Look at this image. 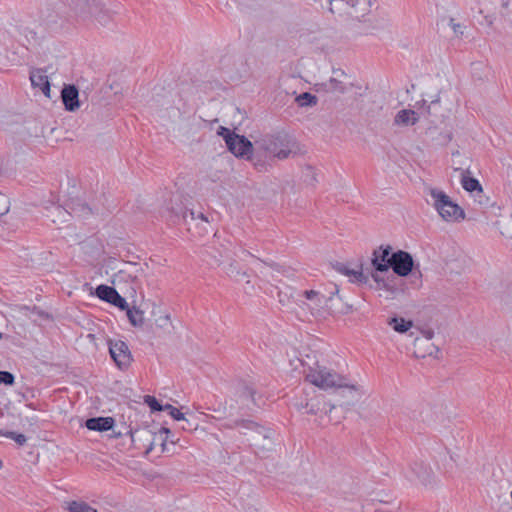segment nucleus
Listing matches in <instances>:
<instances>
[{"label": "nucleus", "mask_w": 512, "mask_h": 512, "mask_svg": "<svg viewBox=\"0 0 512 512\" xmlns=\"http://www.w3.org/2000/svg\"><path fill=\"white\" fill-rule=\"evenodd\" d=\"M289 362L293 370H297L299 367L303 368L302 372L309 384H348L347 382H351L347 376L321 365L316 353L306 354L305 358H302L296 351H293Z\"/></svg>", "instance_id": "1"}, {"label": "nucleus", "mask_w": 512, "mask_h": 512, "mask_svg": "<svg viewBox=\"0 0 512 512\" xmlns=\"http://www.w3.org/2000/svg\"><path fill=\"white\" fill-rule=\"evenodd\" d=\"M292 144V138L283 131L263 135L260 139L255 141V145L259 149L271 154L280 160L289 157L292 152Z\"/></svg>", "instance_id": "2"}, {"label": "nucleus", "mask_w": 512, "mask_h": 512, "mask_svg": "<svg viewBox=\"0 0 512 512\" xmlns=\"http://www.w3.org/2000/svg\"><path fill=\"white\" fill-rule=\"evenodd\" d=\"M430 195L433 206L445 221H458L465 217L464 210L443 191L432 188Z\"/></svg>", "instance_id": "3"}, {"label": "nucleus", "mask_w": 512, "mask_h": 512, "mask_svg": "<svg viewBox=\"0 0 512 512\" xmlns=\"http://www.w3.org/2000/svg\"><path fill=\"white\" fill-rule=\"evenodd\" d=\"M390 268L399 277H407L410 274L415 275V263L412 255L404 250H398L390 258Z\"/></svg>", "instance_id": "4"}, {"label": "nucleus", "mask_w": 512, "mask_h": 512, "mask_svg": "<svg viewBox=\"0 0 512 512\" xmlns=\"http://www.w3.org/2000/svg\"><path fill=\"white\" fill-rule=\"evenodd\" d=\"M109 353L120 369H127L133 358L127 343L121 339H108Z\"/></svg>", "instance_id": "5"}, {"label": "nucleus", "mask_w": 512, "mask_h": 512, "mask_svg": "<svg viewBox=\"0 0 512 512\" xmlns=\"http://www.w3.org/2000/svg\"><path fill=\"white\" fill-rule=\"evenodd\" d=\"M338 287H334V291L331 292V296H326L321 294L316 290H305L303 292V296L310 302H303L301 307H307L310 311L311 315L315 316L320 313V310L324 307V305H328L329 302L333 300V295L338 294Z\"/></svg>", "instance_id": "6"}, {"label": "nucleus", "mask_w": 512, "mask_h": 512, "mask_svg": "<svg viewBox=\"0 0 512 512\" xmlns=\"http://www.w3.org/2000/svg\"><path fill=\"white\" fill-rule=\"evenodd\" d=\"M390 245H380L372 253L371 264L376 272H387L390 269V258L392 257Z\"/></svg>", "instance_id": "7"}, {"label": "nucleus", "mask_w": 512, "mask_h": 512, "mask_svg": "<svg viewBox=\"0 0 512 512\" xmlns=\"http://www.w3.org/2000/svg\"><path fill=\"white\" fill-rule=\"evenodd\" d=\"M61 100L68 112H74L80 108L79 90L74 84H65L61 90Z\"/></svg>", "instance_id": "8"}, {"label": "nucleus", "mask_w": 512, "mask_h": 512, "mask_svg": "<svg viewBox=\"0 0 512 512\" xmlns=\"http://www.w3.org/2000/svg\"><path fill=\"white\" fill-rule=\"evenodd\" d=\"M227 148L237 158L252 159L253 144L243 135H237L233 144Z\"/></svg>", "instance_id": "9"}, {"label": "nucleus", "mask_w": 512, "mask_h": 512, "mask_svg": "<svg viewBox=\"0 0 512 512\" xmlns=\"http://www.w3.org/2000/svg\"><path fill=\"white\" fill-rule=\"evenodd\" d=\"M239 402L248 409L251 408V404L260 407L265 403L264 399H262L252 386H242V390L239 394Z\"/></svg>", "instance_id": "10"}, {"label": "nucleus", "mask_w": 512, "mask_h": 512, "mask_svg": "<svg viewBox=\"0 0 512 512\" xmlns=\"http://www.w3.org/2000/svg\"><path fill=\"white\" fill-rule=\"evenodd\" d=\"M318 86V90L322 89L326 92L344 94L353 87V84L338 77H331L327 82L320 83Z\"/></svg>", "instance_id": "11"}, {"label": "nucleus", "mask_w": 512, "mask_h": 512, "mask_svg": "<svg viewBox=\"0 0 512 512\" xmlns=\"http://www.w3.org/2000/svg\"><path fill=\"white\" fill-rule=\"evenodd\" d=\"M334 269L337 272H339V273H341V274H343L345 276L352 277V279H351L352 282L366 284L369 281V276L364 274L362 269H360V270H353V269L348 268L343 263H336L334 265Z\"/></svg>", "instance_id": "12"}, {"label": "nucleus", "mask_w": 512, "mask_h": 512, "mask_svg": "<svg viewBox=\"0 0 512 512\" xmlns=\"http://www.w3.org/2000/svg\"><path fill=\"white\" fill-rule=\"evenodd\" d=\"M114 419L112 417H97L89 418L86 420V427L92 431H108L114 426Z\"/></svg>", "instance_id": "13"}, {"label": "nucleus", "mask_w": 512, "mask_h": 512, "mask_svg": "<svg viewBox=\"0 0 512 512\" xmlns=\"http://www.w3.org/2000/svg\"><path fill=\"white\" fill-rule=\"evenodd\" d=\"M419 118L414 110L402 109L398 111L394 118L395 125L412 126L418 122Z\"/></svg>", "instance_id": "14"}, {"label": "nucleus", "mask_w": 512, "mask_h": 512, "mask_svg": "<svg viewBox=\"0 0 512 512\" xmlns=\"http://www.w3.org/2000/svg\"><path fill=\"white\" fill-rule=\"evenodd\" d=\"M469 173L470 172L468 170L462 172V178H461L462 187L466 191L471 192V193H476V195H479L480 197H482L483 188H482L480 182L476 178L468 176Z\"/></svg>", "instance_id": "15"}, {"label": "nucleus", "mask_w": 512, "mask_h": 512, "mask_svg": "<svg viewBox=\"0 0 512 512\" xmlns=\"http://www.w3.org/2000/svg\"><path fill=\"white\" fill-rule=\"evenodd\" d=\"M388 325L392 327L395 332L405 333L413 326V321L395 316L388 319Z\"/></svg>", "instance_id": "16"}, {"label": "nucleus", "mask_w": 512, "mask_h": 512, "mask_svg": "<svg viewBox=\"0 0 512 512\" xmlns=\"http://www.w3.org/2000/svg\"><path fill=\"white\" fill-rule=\"evenodd\" d=\"M171 206H167L163 211L171 220L174 222L180 220L181 210L180 207H184L178 196L170 199Z\"/></svg>", "instance_id": "17"}, {"label": "nucleus", "mask_w": 512, "mask_h": 512, "mask_svg": "<svg viewBox=\"0 0 512 512\" xmlns=\"http://www.w3.org/2000/svg\"><path fill=\"white\" fill-rule=\"evenodd\" d=\"M73 5L76 12L83 16L93 14L97 9L94 2L91 0H74Z\"/></svg>", "instance_id": "18"}, {"label": "nucleus", "mask_w": 512, "mask_h": 512, "mask_svg": "<svg viewBox=\"0 0 512 512\" xmlns=\"http://www.w3.org/2000/svg\"><path fill=\"white\" fill-rule=\"evenodd\" d=\"M129 322L134 327H141L144 324V312L139 308L133 306L126 310Z\"/></svg>", "instance_id": "19"}, {"label": "nucleus", "mask_w": 512, "mask_h": 512, "mask_svg": "<svg viewBox=\"0 0 512 512\" xmlns=\"http://www.w3.org/2000/svg\"><path fill=\"white\" fill-rule=\"evenodd\" d=\"M116 292L117 290L114 287L104 284L98 285L95 290L96 296L109 304L112 302V299Z\"/></svg>", "instance_id": "20"}, {"label": "nucleus", "mask_w": 512, "mask_h": 512, "mask_svg": "<svg viewBox=\"0 0 512 512\" xmlns=\"http://www.w3.org/2000/svg\"><path fill=\"white\" fill-rule=\"evenodd\" d=\"M30 80L32 86L35 88H41L45 84V81H49L46 71L43 69L32 70L30 73Z\"/></svg>", "instance_id": "21"}, {"label": "nucleus", "mask_w": 512, "mask_h": 512, "mask_svg": "<svg viewBox=\"0 0 512 512\" xmlns=\"http://www.w3.org/2000/svg\"><path fill=\"white\" fill-rule=\"evenodd\" d=\"M71 210L73 213L80 217H87L93 213L92 208L85 202L81 200H76L72 202Z\"/></svg>", "instance_id": "22"}, {"label": "nucleus", "mask_w": 512, "mask_h": 512, "mask_svg": "<svg viewBox=\"0 0 512 512\" xmlns=\"http://www.w3.org/2000/svg\"><path fill=\"white\" fill-rule=\"evenodd\" d=\"M412 472L414 473L415 477L419 479L421 482L426 481L431 473V469L429 466L425 465L424 463H415L412 467Z\"/></svg>", "instance_id": "23"}, {"label": "nucleus", "mask_w": 512, "mask_h": 512, "mask_svg": "<svg viewBox=\"0 0 512 512\" xmlns=\"http://www.w3.org/2000/svg\"><path fill=\"white\" fill-rule=\"evenodd\" d=\"M496 225L504 237L512 239V214L509 217L498 220Z\"/></svg>", "instance_id": "24"}, {"label": "nucleus", "mask_w": 512, "mask_h": 512, "mask_svg": "<svg viewBox=\"0 0 512 512\" xmlns=\"http://www.w3.org/2000/svg\"><path fill=\"white\" fill-rule=\"evenodd\" d=\"M395 280L396 278L391 276V278L385 279L377 289H384L390 295L395 296L399 292L403 291V289L395 283Z\"/></svg>", "instance_id": "25"}, {"label": "nucleus", "mask_w": 512, "mask_h": 512, "mask_svg": "<svg viewBox=\"0 0 512 512\" xmlns=\"http://www.w3.org/2000/svg\"><path fill=\"white\" fill-rule=\"evenodd\" d=\"M295 100L300 107L314 106L318 101L317 97L309 92L300 94Z\"/></svg>", "instance_id": "26"}, {"label": "nucleus", "mask_w": 512, "mask_h": 512, "mask_svg": "<svg viewBox=\"0 0 512 512\" xmlns=\"http://www.w3.org/2000/svg\"><path fill=\"white\" fill-rule=\"evenodd\" d=\"M207 254L212 258L213 264L220 265L225 259H230V253L228 249L218 251L215 248H211V251H207Z\"/></svg>", "instance_id": "27"}, {"label": "nucleus", "mask_w": 512, "mask_h": 512, "mask_svg": "<svg viewBox=\"0 0 512 512\" xmlns=\"http://www.w3.org/2000/svg\"><path fill=\"white\" fill-rule=\"evenodd\" d=\"M0 436L14 440L19 446H23L27 442V438L24 434L16 433L3 428H0Z\"/></svg>", "instance_id": "28"}, {"label": "nucleus", "mask_w": 512, "mask_h": 512, "mask_svg": "<svg viewBox=\"0 0 512 512\" xmlns=\"http://www.w3.org/2000/svg\"><path fill=\"white\" fill-rule=\"evenodd\" d=\"M69 512H98L85 502L72 501L68 506Z\"/></svg>", "instance_id": "29"}, {"label": "nucleus", "mask_w": 512, "mask_h": 512, "mask_svg": "<svg viewBox=\"0 0 512 512\" xmlns=\"http://www.w3.org/2000/svg\"><path fill=\"white\" fill-rule=\"evenodd\" d=\"M181 214L180 220L182 219L185 224L189 225L188 229L190 230L191 222L196 221V211L194 209H188L187 207H180Z\"/></svg>", "instance_id": "30"}, {"label": "nucleus", "mask_w": 512, "mask_h": 512, "mask_svg": "<svg viewBox=\"0 0 512 512\" xmlns=\"http://www.w3.org/2000/svg\"><path fill=\"white\" fill-rule=\"evenodd\" d=\"M423 335H424L425 339L424 340H420V339L416 338V342L421 344V345H424V346L427 345L428 346L427 347V353L429 355H432L433 354V350L438 351V349L435 346H433L432 344L429 343V341L433 338L434 332L432 330H426V331L423 332Z\"/></svg>", "instance_id": "31"}, {"label": "nucleus", "mask_w": 512, "mask_h": 512, "mask_svg": "<svg viewBox=\"0 0 512 512\" xmlns=\"http://www.w3.org/2000/svg\"><path fill=\"white\" fill-rule=\"evenodd\" d=\"M218 134L223 137L225 140L226 146H230L233 144V141L237 138V135L235 132L230 130L226 127H219Z\"/></svg>", "instance_id": "32"}, {"label": "nucleus", "mask_w": 512, "mask_h": 512, "mask_svg": "<svg viewBox=\"0 0 512 512\" xmlns=\"http://www.w3.org/2000/svg\"><path fill=\"white\" fill-rule=\"evenodd\" d=\"M427 112L429 115L434 116L436 118L443 117L444 115L440 111V98L437 96L433 99L427 107Z\"/></svg>", "instance_id": "33"}, {"label": "nucleus", "mask_w": 512, "mask_h": 512, "mask_svg": "<svg viewBox=\"0 0 512 512\" xmlns=\"http://www.w3.org/2000/svg\"><path fill=\"white\" fill-rule=\"evenodd\" d=\"M144 403L149 406L152 412L164 411V405L160 404L154 396L146 395L144 397Z\"/></svg>", "instance_id": "34"}, {"label": "nucleus", "mask_w": 512, "mask_h": 512, "mask_svg": "<svg viewBox=\"0 0 512 512\" xmlns=\"http://www.w3.org/2000/svg\"><path fill=\"white\" fill-rule=\"evenodd\" d=\"M302 173L304 181L307 182L308 184L313 185L315 182H317L316 173L312 166L306 165L303 168Z\"/></svg>", "instance_id": "35"}, {"label": "nucleus", "mask_w": 512, "mask_h": 512, "mask_svg": "<svg viewBox=\"0 0 512 512\" xmlns=\"http://www.w3.org/2000/svg\"><path fill=\"white\" fill-rule=\"evenodd\" d=\"M164 411H167L174 420L180 421L185 419L184 414L180 412L179 409L170 404L164 405Z\"/></svg>", "instance_id": "36"}, {"label": "nucleus", "mask_w": 512, "mask_h": 512, "mask_svg": "<svg viewBox=\"0 0 512 512\" xmlns=\"http://www.w3.org/2000/svg\"><path fill=\"white\" fill-rule=\"evenodd\" d=\"M111 305L118 307L120 310H127L129 305L124 297H122L118 292L114 295Z\"/></svg>", "instance_id": "37"}, {"label": "nucleus", "mask_w": 512, "mask_h": 512, "mask_svg": "<svg viewBox=\"0 0 512 512\" xmlns=\"http://www.w3.org/2000/svg\"><path fill=\"white\" fill-rule=\"evenodd\" d=\"M244 424V427L246 428H249V429H252V428H255L256 430V433H258L259 435H262L264 439H267V438H270V431L266 430L265 428L253 423V422H250V421H247V422H243Z\"/></svg>", "instance_id": "38"}, {"label": "nucleus", "mask_w": 512, "mask_h": 512, "mask_svg": "<svg viewBox=\"0 0 512 512\" xmlns=\"http://www.w3.org/2000/svg\"><path fill=\"white\" fill-rule=\"evenodd\" d=\"M10 209V201L9 198L0 192V216L5 215L8 213Z\"/></svg>", "instance_id": "39"}, {"label": "nucleus", "mask_w": 512, "mask_h": 512, "mask_svg": "<svg viewBox=\"0 0 512 512\" xmlns=\"http://www.w3.org/2000/svg\"><path fill=\"white\" fill-rule=\"evenodd\" d=\"M448 24L457 37H461L464 34V25L455 22L454 18H450Z\"/></svg>", "instance_id": "40"}, {"label": "nucleus", "mask_w": 512, "mask_h": 512, "mask_svg": "<svg viewBox=\"0 0 512 512\" xmlns=\"http://www.w3.org/2000/svg\"><path fill=\"white\" fill-rule=\"evenodd\" d=\"M15 377L11 372L0 370V384H14Z\"/></svg>", "instance_id": "41"}, {"label": "nucleus", "mask_w": 512, "mask_h": 512, "mask_svg": "<svg viewBox=\"0 0 512 512\" xmlns=\"http://www.w3.org/2000/svg\"><path fill=\"white\" fill-rule=\"evenodd\" d=\"M475 197H476V201L479 203V205L482 208L487 209L489 207H494V203L490 204V200L488 197H486L484 195V192L482 193V197H480L479 195H476V194H475Z\"/></svg>", "instance_id": "42"}, {"label": "nucleus", "mask_w": 512, "mask_h": 512, "mask_svg": "<svg viewBox=\"0 0 512 512\" xmlns=\"http://www.w3.org/2000/svg\"><path fill=\"white\" fill-rule=\"evenodd\" d=\"M156 324L158 327H160L162 329L169 328L171 326V321H170L169 315H164V316L159 317L156 320Z\"/></svg>", "instance_id": "43"}, {"label": "nucleus", "mask_w": 512, "mask_h": 512, "mask_svg": "<svg viewBox=\"0 0 512 512\" xmlns=\"http://www.w3.org/2000/svg\"><path fill=\"white\" fill-rule=\"evenodd\" d=\"M332 73H333L332 77H338L339 79H342V80H346L348 78V76L345 73V71L340 69V68L333 69Z\"/></svg>", "instance_id": "44"}, {"label": "nucleus", "mask_w": 512, "mask_h": 512, "mask_svg": "<svg viewBox=\"0 0 512 512\" xmlns=\"http://www.w3.org/2000/svg\"><path fill=\"white\" fill-rule=\"evenodd\" d=\"M371 277L376 282V288H378L385 280V278L381 277L376 271L371 273Z\"/></svg>", "instance_id": "45"}, {"label": "nucleus", "mask_w": 512, "mask_h": 512, "mask_svg": "<svg viewBox=\"0 0 512 512\" xmlns=\"http://www.w3.org/2000/svg\"><path fill=\"white\" fill-rule=\"evenodd\" d=\"M40 89L46 97L50 98L51 86L49 81H45V84Z\"/></svg>", "instance_id": "46"}, {"label": "nucleus", "mask_w": 512, "mask_h": 512, "mask_svg": "<svg viewBox=\"0 0 512 512\" xmlns=\"http://www.w3.org/2000/svg\"><path fill=\"white\" fill-rule=\"evenodd\" d=\"M319 388H334V386H318ZM335 388H339V389H345L347 390L349 393H352L354 390H355V386L353 385H350V386H335Z\"/></svg>", "instance_id": "47"}, {"label": "nucleus", "mask_w": 512, "mask_h": 512, "mask_svg": "<svg viewBox=\"0 0 512 512\" xmlns=\"http://www.w3.org/2000/svg\"><path fill=\"white\" fill-rule=\"evenodd\" d=\"M198 220L205 224L208 223L207 216H205L204 213H202L201 211H196V221Z\"/></svg>", "instance_id": "48"}, {"label": "nucleus", "mask_w": 512, "mask_h": 512, "mask_svg": "<svg viewBox=\"0 0 512 512\" xmlns=\"http://www.w3.org/2000/svg\"><path fill=\"white\" fill-rule=\"evenodd\" d=\"M160 433L166 435L165 441H168L169 440V436L172 435L171 430L169 428H166V427H162L160 429Z\"/></svg>", "instance_id": "49"}, {"label": "nucleus", "mask_w": 512, "mask_h": 512, "mask_svg": "<svg viewBox=\"0 0 512 512\" xmlns=\"http://www.w3.org/2000/svg\"><path fill=\"white\" fill-rule=\"evenodd\" d=\"M501 6L507 9L509 6V0H501Z\"/></svg>", "instance_id": "50"}, {"label": "nucleus", "mask_w": 512, "mask_h": 512, "mask_svg": "<svg viewBox=\"0 0 512 512\" xmlns=\"http://www.w3.org/2000/svg\"><path fill=\"white\" fill-rule=\"evenodd\" d=\"M473 66H474V70H476V69H479L482 66V63H480V62L474 63Z\"/></svg>", "instance_id": "51"}, {"label": "nucleus", "mask_w": 512, "mask_h": 512, "mask_svg": "<svg viewBox=\"0 0 512 512\" xmlns=\"http://www.w3.org/2000/svg\"><path fill=\"white\" fill-rule=\"evenodd\" d=\"M417 273H418V278L420 279L422 277L421 271L417 270Z\"/></svg>", "instance_id": "52"}, {"label": "nucleus", "mask_w": 512, "mask_h": 512, "mask_svg": "<svg viewBox=\"0 0 512 512\" xmlns=\"http://www.w3.org/2000/svg\"><path fill=\"white\" fill-rule=\"evenodd\" d=\"M2 338H3V334L0 332V339H2Z\"/></svg>", "instance_id": "53"}, {"label": "nucleus", "mask_w": 512, "mask_h": 512, "mask_svg": "<svg viewBox=\"0 0 512 512\" xmlns=\"http://www.w3.org/2000/svg\"><path fill=\"white\" fill-rule=\"evenodd\" d=\"M2 467V461L0 460V468Z\"/></svg>", "instance_id": "54"}]
</instances>
